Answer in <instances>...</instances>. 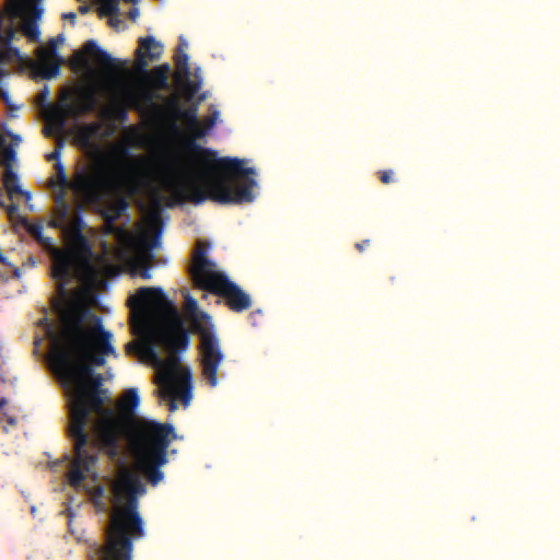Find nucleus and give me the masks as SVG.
Wrapping results in <instances>:
<instances>
[{"label":"nucleus","instance_id":"obj_1","mask_svg":"<svg viewBox=\"0 0 560 560\" xmlns=\"http://www.w3.org/2000/svg\"><path fill=\"white\" fill-rule=\"evenodd\" d=\"M50 226L59 229L66 248L52 249L51 277L56 281L58 301L54 306L59 327L50 335V362L69 396L68 436L71 442H119L124 422L112 408L103 377L94 366H103L106 358H117L113 334L102 318L86 305L69 300L68 285L79 265H88L92 246L83 231L86 226L80 212L68 222L54 217Z\"/></svg>","mask_w":560,"mask_h":560},{"label":"nucleus","instance_id":"obj_2","mask_svg":"<svg viewBox=\"0 0 560 560\" xmlns=\"http://www.w3.org/2000/svg\"><path fill=\"white\" fill-rule=\"evenodd\" d=\"M176 118H182L194 137L186 141V149L195 153L199 162L207 168L205 172L194 173L178 165L168 164L162 174V184L177 201H188L201 205L212 200L220 205H242L252 202L255 198L253 187L255 170L243 166L237 158H217L213 150L203 148L196 142L207 135L200 124L197 107L182 110Z\"/></svg>","mask_w":560,"mask_h":560},{"label":"nucleus","instance_id":"obj_3","mask_svg":"<svg viewBox=\"0 0 560 560\" xmlns=\"http://www.w3.org/2000/svg\"><path fill=\"white\" fill-rule=\"evenodd\" d=\"M128 304L133 310L151 307L160 314L156 323L144 319L151 339L168 353L166 359H161L152 345L147 347V353L154 359L158 368L156 393L162 399L168 400L171 411L177 409V397L187 406L192 396L191 372L188 368L180 366L177 353L187 349L189 334L178 310L167 300L161 288H140L129 298Z\"/></svg>","mask_w":560,"mask_h":560},{"label":"nucleus","instance_id":"obj_4","mask_svg":"<svg viewBox=\"0 0 560 560\" xmlns=\"http://www.w3.org/2000/svg\"><path fill=\"white\" fill-rule=\"evenodd\" d=\"M129 439L139 470L150 485L156 486L164 478L160 467L167 463V448L175 439L174 427L170 423L133 418L129 422Z\"/></svg>","mask_w":560,"mask_h":560},{"label":"nucleus","instance_id":"obj_5","mask_svg":"<svg viewBox=\"0 0 560 560\" xmlns=\"http://www.w3.org/2000/svg\"><path fill=\"white\" fill-rule=\"evenodd\" d=\"M208 244L199 241L189 269L195 285L224 299L229 308L242 313L252 307L250 296L226 275L215 270V262L207 257Z\"/></svg>","mask_w":560,"mask_h":560},{"label":"nucleus","instance_id":"obj_6","mask_svg":"<svg viewBox=\"0 0 560 560\" xmlns=\"http://www.w3.org/2000/svg\"><path fill=\"white\" fill-rule=\"evenodd\" d=\"M43 14V8L33 5L26 11L21 0H7L0 11V78L7 75L2 66L12 60H19L21 54L19 48L11 46L16 33H21L32 43L39 40L40 32L37 20Z\"/></svg>","mask_w":560,"mask_h":560},{"label":"nucleus","instance_id":"obj_7","mask_svg":"<svg viewBox=\"0 0 560 560\" xmlns=\"http://www.w3.org/2000/svg\"><path fill=\"white\" fill-rule=\"evenodd\" d=\"M48 86L37 95V104L47 110L46 118L58 131H63L68 119L77 120L88 114L96 112L100 96L93 85H75L61 92L57 104L47 102Z\"/></svg>","mask_w":560,"mask_h":560},{"label":"nucleus","instance_id":"obj_8","mask_svg":"<svg viewBox=\"0 0 560 560\" xmlns=\"http://www.w3.org/2000/svg\"><path fill=\"white\" fill-rule=\"evenodd\" d=\"M185 307L191 327L200 338L199 354L202 377L210 387H215L219 384L218 370L224 359L220 340L213 330L210 316L198 310V303L194 298H186Z\"/></svg>","mask_w":560,"mask_h":560},{"label":"nucleus","instance_id":"obj_9","mask_svg":"<svg viewBox=\"0 0 560 560\" xmlns=\"http://www.w3.org/2000/svg\"><path fill=\"white\" fill-rule=\"evenodd\" d=\"M20 142L21 138L12 135L11 131H8L7 135L0 132V163L4 166L3 186L10 199H13L18 195H23L26 201H28L31 194L22 190L19 185V177L13 171V163L16 159L13 145H18Z\"/></svg>","mask_w":560,"mask_h":560},{"label":"nucleus","instance_id":"obj_10","mask_svg":"<svg viewBox=\"0 0 560 560\" xmlns=\"http://www.w3.org/2000/svg\"><path fill=\"white\" fill-rule=\"evenodd\" d=\"M73 187L90 202L101 201L107 190V180L96 173L80 172L75 175Z\"/></svg>","mask_w":560,"mask_h":560},{"label":"nucleus","instance_id":"obj_11","mask_svg":"<svg viewBox=\"0 0 560 560\" xmlns=\"http://www.w3.org/2000/svg\"><path fill=\"white\" fill-rule=\"evenodd\" d=\"M138 94L130 89H124L121 97L114 100L109 106L101 108V104L96 110H100L102 117L109 120L125 122L128 118V106L138 107Z\"/></svg>","mask_w":560,"mask_h":560},{"label":"nucleus","instance_id":"obj_12","mask_svg":"<svg viewBox=\"0 0 560 560\" xmlns=\"http://www.w3.org/2000/svg\"><path fill=\"white\" fill-rule=\"evenodd\" d=\"M63 42L60 34L49 40L47 47H40L37 52L40 66L43 68L42 77L44 79H52L60 73V62L56 61L58 45Z\"/></svg>","mask_w":560,"mask_h":560},{"label":"nucleus","instance_id":"obj_13","mask_svg":"<svg viewBox=\"0 0 560 560\" xmlns=\"http://www.w3.org/2000/svg\"><path fill=\"white\" fill-rule=\"evenodd\" d=\"M163 54V45L155 40L152 36L139 38V47L136 51L137 68L144 71L148 62L147 58L151 60L159 59Z\"/></svg>","mask_w":560,"mask_h":560},{"label":"nucleus","instance_id":"obj_14","mask_svg":"<svg viewBox=\"0 0 560 560\" xmlns=\"http://www.w3.org/2000/svg\"><path fill=\"white\" fill-rule=\"evenodd\" d=\"M189 57L186 51L179 52L176 51L174 56V62L176 66V74L175 79L178 83H183L187 91V96L190 98L195 93L200 89V83L191 81L190 77V68H189Z\"/></svg>","mask_w":560,"mask_h":560},{"label":"nucleus","instance_id":"obj_15","mask_svg":"<svg viewBox=\"0 0 560 560\" xmlns=\"http://www.w3.org/2000/svg\"><path fill=\"white\" fill-rule=\"evenodd\" d=\"M83 51L85 54L95 55L97 57V61L105 67H117L118 60L113 58L107 51L100 48L97 43L93 39H90L84 44Z\"/></svg>","mask_w":560,"mask_h":560},{"label":"nucleus","instance_id":"obj_16","mask_svg":"<svg viewBox=\"0 0 560 560\" xmlns=\"http://www.w3.org/2000/svg\"><path fill=\"white\" fill-rule=\"evenodd\" d=\"M24 226L26 231L50 254L52 257V249L55 245L52 238L43 235V224L40 222H30L24 220Z\"/></svg>","mask_w":560,"mask_h":560},{"label":"nucleus","instance_id":"obj_17","mask_svg":"<svg viewBox=\"0 0 560 560\" xmlns=\"http://www.w3.org/2000/svg\"><path fill=\"white\" fill-rule=\"evenodd\" d=\"M171 67L168 63L155 67L150 73V81L155 90H168V74Z\"/></svg>","mask_w":560,"mask_h":560},{"label":"nucleus","instance_id":"obj_18","mask_svg":"<svg viewBox=\"0 0 560 560\" xmlns=\"http://www.w3.org/2000/svg\"><path fill=\"white\" fill-rule=\"evenodd\" d=\"M128 203L125 199L120 198L114 203H112L103 217L107 225L113 226L114 223L124 214L127 210Z\"/></svg>","mask_w":560,"mask_h":560},{"label":"nucleus","instance_id":"obj_19","mask_svg":"<svg viewBox=\"0 0 560 560\" xmlns=\"http://www.w3.org/2000/svg\"><path fill=\"white\" fill-rule=\"evenodd\" d=\"M140 398L136 388H129L125 392L120 402L119 408L124 413H132L135 409L139 406Z\"/></svg>","mask_w":560,"mask_h":560},{"label":"nucleus","instance_id":"obj_20","mask_svg":"<svg viewBox=\"0 0 560 560\" xmlns=\"http://www.w3.org/2000/svg\"><path fill=\"white\" fill-rule=\"evenodd\" d=\"M119 1L120 0H100L101 3V13L104 15H116L119 12ZM129 3H137L139 0H124Z\"/></svg>","mask_w":560,"mask_h":560},{"label":"nucleus","instance_id":"obj_21","mask_svg":"<svg viewBox=\"0 0 560 560\" xmlns=\"http://www.w3.org/2000/svg\"><path fill=\"white\" fill-rule=\"evenodd\" d=\"M56 170V178H50V185L51 186H59L60 188L65 189L69 186V180L66 174V170L61 162H57L55 164Z\"/></svg>","mask_w":560,"mask_h":560},{"label":"nucleus","instance_id":"obj_22","mask_svg":"<svg viewBox=\"0 0 560 560\" xmlns=\"http://www.w3.org/2000/svg\"><path fill=\"white\" fill-rule=\"evenodd\" d=\"M93 140L94 138L82 126H79L74 131V142L81 148H90Z\"/></svg>","mask_w":560,"mask_h":560},{"label":"nucleus","instance_id":"obj_23","mask_svg":"<svg viewBox=\"0 0 560 560\" xmlns=\"http://www.w3.org/2000/svg\"><path fill=\"white\" fill-rule=\"evenodd\" d=\"M57 207H56V210H55V217L57 218H60L62 220H65L66 222H68L70 219H69V206L68 203L63 200V192H60L57 197Z\"/></svg>","mask_w":560,"mask_h":560},{"label":"nucleus","instance_id":"obj_24","mask_svg":"<svg viewBox=\"0 0 560 560\" xmlns=\"http://www.w3.org/2000/svg\"><path fill=\"white\" fill-rule=\"evenodd\" d=\"M165 107L167 112L175 118L179 116L183 110L177 95H172L165 98Z\"/></svg>","mask_w":560,"mask_h":560},{"label":"nucleus","instance_id":"obj_25","mask_svg":"<svg viewBox=\"0 0 560 560\" xmlns=\"http://www.w3.org/2000/svg\"><path fill=\"white\" fill-rule=\"evenodd\" d=\"M139 244L144 249L152 250L159 244V234H156L154 236H151V235H148V234H143L139 238Z\"/></svg>","mask_w":560,"mask_h":560},{"label":"nucleus","instance_id":"obj_26","mask_svg":"<svg viewBox=\"0 0 560 560\" xmlns=\"http://www.w3.org/2000/svg\"><path fill=\"white\" fill-rule=\"evenodd\" d=\"M62 148H63V140L61 138H58L57 142H56L55 150L46 155L47 161H56V163L61 162L60 159H61Z\"/></svg>","mask_w":560,"mask_h":560},{"label":"nucleus","instance_id":"obj_27","mask_svg":"<svg viewBox=\"0 0 560 560\" xmlns=\"http://www.w3.org/2000/svg\"><path fill=\"white\" fill-rule=\"evenodd\" d=\"M84 130H86L90 136H92L94 139L97 138L102 130V124L101 122H89L81 125Z\"/></svg>","mask_w":560,"mask_h":560},{"label":"nucleus","instance_id":"obj_28","mask_svg":"<svg viewBox=\"0 0 560 560\" xmlns=\"http://www.w3.org/2000/svg\"><path fill=\"white\" fill-rule=\"evenodd\" d=\"M394 175V171L392 170H383L378 172L380 180L385 185H388L395 180Z\"/></svg>","mask_w":560,"mask_h":560},{"label":"nucleus","instance_id":"obj_29","mask_svg":"<svg viewBox=\"0 0 560 560\" xmlns=\"http://www.w3.org/2000/svg\"><path fill=\"white\" fill-rule=\"evenodd\" d=\"M160 97H161L160 95L153 94L151 92H143L141 94V98H142L143 103L145 105H151V106H153L156 109L159 108V106L153 103V100L154 98H160Z\"/></svg>","mask_w":560,"mask_h":560},{"label":"nucleus","instance_id":"obj_30","mask_svg":"<svg viewBox=\"0 0 560 560\" xmlns=\"http://www.w3.org/2000/svg\"><path fill=\"white\" fill-rule=\"evenodd\" d=\"M217 116L218 114L214 113L212 116L208 117L205 121L206 126L203 127L207 131L209 129H211L214 125H215V121H217Z\"/></svg>","mask_w":560,"mask_h":560},{"label":"nucleus","instance_id":"obj_31","mask_svg":"<svg viewBox=\"0 0 560 560\" xmlns=\"http://www.w3.org/2000/svg\"><path fill=\"white\" fill-rule=\"evenodd\" d=\"M371 244V241L370 240H363L362 242L360 243H357L355 244V248L362 253L364 252V249Z\"/></svg>","mask_w":560,"mask_h":560},{"label":"nucleus","instance_id":"obj_32","mask_svg":"<svg viewBox=\"0 0 560 560\" xmlns=\"http://www.w3.org/2000/svg\"><path fill=\"white\" fill-rule=\"evenodd\" d=\"M187 46H188L187 42L185 40V38L183 36H180L179 37V44L177 46V50L176 51L183 52V51H185Z\"/></svg>","mask_w":560,"mask_h":560},{"label":"nucleus","instance_id":"obj_33","mask_svg":"<svg viewBox=\"0 0 560 560\" xmlns=\"http://www.w3.org/2000/svg\"><path fill=\"white\" fill-rule=\"evenodd\" d=\"M62 19L69 20V21H71L72 24H74V22L77 20V14L74 12H67V13L62 14Z\"/></svg>","mask_w":560,"mask_h":560},{"label":"nucleus","instance_id":"obj_34","mask_svg":"<svg viewBox=\"0 0 560 560\" xmlns=\"http://www.w3.org/2000/svg\"><path fill=\"white\" fill-rule=\"evenodd\" d=\"M4 209L7 210L8 214L11 217V215H13L15 212H18V210H19V206H18V205H14V203H11V205L7 206Z\"/></svg>","mask_w":560,"mask_h":560},{"label":"nucleus","instance_id":"obj_35","mask_svg":"<svg viewBox=\"0 0 560 560\" xmlns=\"http://www.w3.org/2000/svg\"><path fill=\"white\" fill-rule=\"evenodd\" d=\"M140 276L143 279H147V280L150 279L151 278L150 269L148 267H145L143 270H141Z\"/></svg>","mask_w":560,"mask_h":560},{"label":"nucleus","instance_id":"obj_36","mask_svg":"<svg viewBox=\"0 0 560 560\" xmlns=\"http://www.w3.org/2000/svg\"><path fill=\"white\" fill-rule=\"evenodd\" d=\"M137 349V345L133 342H129L126 345V352L132 353Z\"/></svg>","mask_w":560,"mask_h":560},{"label":"nucleus","instance_id":"obj_37","mask_svg":"<svg viewBox=\"0 0 560 560\" xmlns=\"http://www.w3.org/2000/svg\"><path fill=\"white\" fill-rule=\"evenodd\" d=\"M104 488L102 486H97L94 491V495L97 498H102L104 494Z\"/></svg>","mask_w":560,"mask_h":560},{"label":"nucleus","instance_id":"obj_38","mask_svg":"<svg viewBox=\"0 0 560 560\" xmlns=\"http://www.w3.org/2000/svg\"><path fill=\"white\" fill-rule=\"evenodd\" d=\"M51 128H54V129H55V131L59 132V131H58V130H57V129L51 125V127H46V128H45V135H46L47 137H50V136L52 135V130H51Z\"/></svg>","mask_w":560,"mask_h":560},{"label":"nucleus","instance_id":"obj_39","mask_svg":"<svg viewBox=\"0 0 560 560\" xmlns=\"http://www.w3.org/2000/svg\"><path fill=\"white\" fill-rule=\"evenodd\" d=\"M0 96L2 97V100H3L7 104H9V94H8V92L1 91V92H0Z\"/></svg>","mask_w":560,"mask_h":560},{"label":"nucleus","instance_id":"obj_40","mask_svg":"<svg viewBox=\"0 0 560 560\" xmlns=\"http://www.w3.org/2000/svg\"><path fill=\"white\" fill-rule=\"evenodd\" d=\"M7 422H8V424H10V425H14V424L16 423V420H15V418H13V417H8Z\"/></svg>","mask_w":560,"mask_h":560},{"label":"nucleus","instance_id":"obj_41","mask_svg":"<svg viewBox=\"0 0 560 560\" xmlns=\"http://www.w3.org/2000/svg\"><path fill=\"white\" fill-rule=\"evenodd\" d=\"M138 15V11L133 10L130 12V18L135 19Z\"/></svg>","mask_w":560,"mask_h":560},{"label":"nucleus","instance_id":"obj_42","mask_svg":"<svg viewBox=\"0 0 560 560\" xmlns=\"http://www.w3.org/2000/svg\"><path fill=\"white\" fill-rule=\"evenodd\" d=\"M7 404L5 399L0 400V410L3 409L4 405Z\"/></svg>","mask_w":560,"mask_h":560},{"label":"nucleus","instance_id":"obj_43","mask_svg":"<svg viewBox=\"0 0 560 560\" xmlns=\"http://www.w3.org/2000/svg\"><path fill=\"white\" fill-rule=\"evenodd\" d=\"M2 430L7 433L8 432V428L7 427H2Z\"/></svg>","mask_w":560,"mask_h":560},{"label":"nucleus","instance_id":"obj_44","mask_svg":"<svg viewBox=\"0 0 560 560\" xmlns=\"http://www.w3.org/2000/svg\"><path fill=\"white\" fill-rule=\"evenodd\" d=\"M80 10H81L82 12H85V11H86V8L81 7V8H80Z\"/></svg>","mask_w":560,"mask_h":560}]
</instances>
